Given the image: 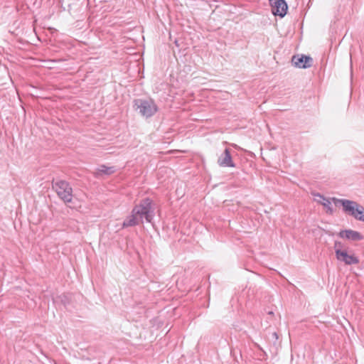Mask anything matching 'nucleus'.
I'll use <instances>...</instances> for the list:
<instances>
[{
    "label": "nucleus",
    "instance_id": "0eeeda50",
    "mask_svg": "<svg viewBox=\"0 0 364 364\" xmlns=\"http://www.w3.org/2000/svg\"><path fill=\"white\" fill-rule=\"evenodd\" d=\"M336 259L338 261L344 262L347 265L356 264L359 263V259L354 255H348L347 251H336Z\"/></svg>",
    "mask_w": 364,
    "mask_h": 364
},
{
    "label": "nucleus",
    "instance_id": "7ed1b4c3",
    "mask_svg": "<svg viewBox=\"0 0 364 364\" xmlns=\"http://www.w3.org/2000/svg\"><path fill=\"white\" fill-rule=\"evenodd\" d=\"M53 188L55 190L58 197L65 203L71 202L73 189L67 181L63 180L53 181Z\"/></svg>",
    "mask_w": 364,
    "mask_h": 364
},
{
    "label": "nucleus",
    "instance_id": "f8f14e48",
    "mask_svg": "<svg viewBox=\"0 0 364 364\" xmlns=\"http://www.w3.org/2000/svg\"><path fill=\"white\" fill-rule=\"evenodd\" d=\"M343 244L339 241H336L334 243V250H335V254L336 255V251H344L345 250H343Z\"/></svg>",
    "mask_w": 364,
    "mask_h": 364
},
{
    "label": "nucleus",
    "instance_id": "9b49d317",
    "mask_svg": "<svg viewBox=\"0 0 364 364\" xmlns=\"http://www.w3.org/2000/svg\"><path fill=\"white\" fill-rule=\"evenodd\" d=\"M114 171H115L114 167H113V166L108 167L105 165H102L96 171L95 175L97 177H100V176H102L103 174L110 175V174L113 173Z\"/></svg>",
    "mask_w": 364,
    "mask_h": 364
},
{
    "label": "nucleus",
    "instance_id": "1a4fd4ad",
    "mask_svg": "<svg viewBox=\"0 0 364 364\" xmlns=\"http://www.w3.org/2000/svg\"><path fill=\"white\" fill-rule=\"evenodd\" d=\"M292 63L297 68H307L311 67L312 58L305 55H301V57L294 56L292 58Z\"/></svg>",
    "mask_w": 364,
    "mask_h": 364
},
{
    "label": "nucleus",
    "instance_id": "39448f33",
    "mask_svg": "<svg viewBox=\"0 0 364 364\" xmlns=\"http://www.w3.org/2000/svg\"><path fill=\"white\" fill-rule=\"evenodd\" d=\"M272 14L283 17L287 14V4L284 0H269Z\"/></svg>",
    "mask_w": 364,
    "mask_h": 364
},
{
    "label": "nucleus",
    "instance_id": "9d476101",
    "mask_svg": "<svg viewBox=\"0 0 364 364\" xmlns=\"http://www.w3.org/2000/svg\"><path fill=\"white\" fill-rule=\"evenodd\" d=\"M339 236L352 241H360L363 239V236L359 232L353 230H341Z\"/></svg>",
    "mask_w": 364,
    "mask_h": 364
},
{
    "label": "nucleus",
    "instance_id": "423d86ee",
    "mask_svg": "<svg viewBox=\"0 0 364 364\" xmlns=\"http://www.w3.org/2000/svg\"><path fill=\"white\" fill-rule=\"evenodd\" d=\"M313 195L314 196V200L316 203L322 205L326 209V213L328 214H332L333 213L331 200H333L336 204L339 203L338 202H336L335 200H333L334 198H327L318 193H313Z\"/></svg>",
    "mask_w": 364,
    "mask_h": 364
},
{
    "label": "nucleus",
    "instance_id": "f257e3e1",
    "mask_svg": "<svg viewBox=\"0 0 364 364\" xmlns=\"http://www.w3.org/2000/svg\"><path fill=\"white\" fill-rule=\"evenodd\" d=\"M154 216V208L149 198H145L136 205L132 210L131 215L123 222L122 227L127 228L137 225L144 223V219L147 223H151Z\"/></svg>",
    "mask_w": 364,
    "mask_h": 364
},
{
    "label": "nucleus",
    "instance_id": "ddd939ff",
    "mask_svg": "<svg viewBox=\"0 0 364 364\" xmlns=\"http://www.w3.org/2000/svg\"><path fill=\"white\" fill-rule=\"evenodd\" d=\"M273 336L275 337L276 338H277V333H273Z\"/></svg>",
    "mask_w": 364,
    "mask_h": 364
},
{
    "label": "nucleus",
    "instance_id": "f03ea898",
    "mask_svg": "<svg viewBox=\"0 0 364 364\" xmlns=\"http://www.w3.org/2000/svg\"><path fill=\"white\" fill-rule=\"evenodd\" d=\"M343 206V211L355 220L364 222V207L355 201L333 198Z\"/></svg>",
    "mask_w": 364,
    "mask_h": 364
},
{
    "label": "nucleus",
    "instance_id": "20e7f679",
    "mask_svg": "<svg viewBox=\"0 0 364 364\" xmlns=\"http://www.w3.org/2000/svg\"><path fill=\"white\" fill-rule=\"evenodd\" d=\"M134 105L139 112L146 118L153 116L157 112V106L152 100H136Z\"/></svg>",
    "mask_w": 364,
    "mask_h": 364
},
{
    "label": "nucleus",
    "instance_id": "6e6552de",
    "mask_svg": "<svg viewBox=\"0 0 364 364\" xmlns=\"http://www.w3.org/2000/svg\"><path fill=\"white\" fill-rule=\"evenodd\" d=\"M218 164L223 167H235V165L232 160V156L228 149H225L224 152L218 158Z\"/></svg>",
    "mask_w": 364,
    "mask_h": 364
}]
</instances>
